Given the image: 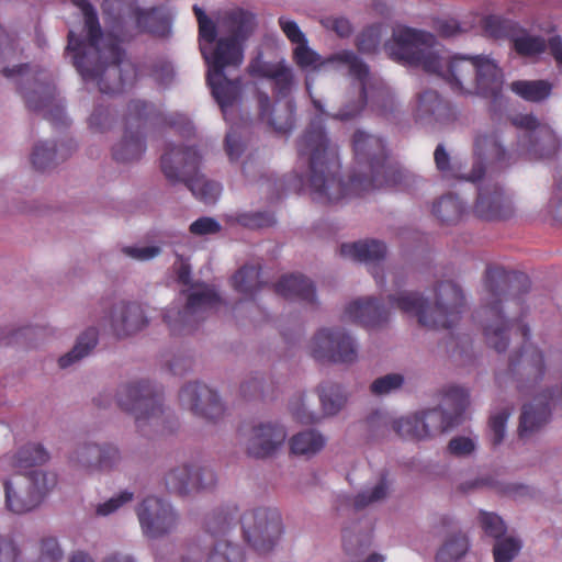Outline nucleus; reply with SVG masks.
<instances>
[{"mask_svg": "<svg viewBox=\"0 0 562 562\" xmlns=\"http://www.w3.org/2000/svg\"><path fill=\"white\" fill-rule=\"evenodd\" d=\"M134 499V493L124 490L120 491L119 493L114 494L109 499L104 501L103 503L98 504L95 508V514L98 516L106 517L119 509H121L123 506L130 504Z\"/></svg>", "mask_w": 562, "mask_h": 562, "instance_id": "obj_54", "label": "nucleus"}, {"mask_svg": "<svg viewBox=\"0 0 562 562\" xmlns=\"http://www.w3.org/2000/svg\"><path fill=\"white\" fill-rule=\"evenodd\" d=\"M476 15L469 16V21H458L456 19L442 18L435 22V29L443 37H454L461 33L472 30L475 25Z\"/></svg>", "mask_w": 562, "mask_h": 562, "instance_id": "obj_50", "label": "nucleus"}, {"mask_svg": "<svg viewBox=\"0 0 562 562\" xmlns=\"http://www.w3.org/2000/svg\"><path fill=\"white\" fill-rule=\"evenodd\" d=\"M382 26L371 25L358 36V48L362 53H374L381 42Z\"/></svg>", "mask_w": 562, "mask_h": 562, "instance_id": "obj_60", "label": "nucleus"}, {"mask_svg": "<svg viewBox=\"0 0 562 562\" xmlns=\"http://www.w3.org/2000/svg\"><path fill=\"white\" fill-rule=\"evenodd\" d=\"M234 289L246 299H252L261 289L260 266L247 263L243 266L232 278Z\"/></svg>", "mask_w": 562, "mask_h": 562, "instance_id": "obj_36", "label": "nucleus"}, {"mask_svg": "<svg viewBox=\"0 0 562 562\" xmlns=\"http://www.w3.org/2000/svg\"><path fill=\"white\" fill-rule=\"evenodd\" d=\"M160 110L154 104L146 103L142 100H134L128 104L127 124L130 127L125 131L122 139L113 147V157L119 162H132L142 157L145 151V144L139 132H133L131 128L134 123L139 127V123L144 121H156L161 116Z\"/></svg>", "mask_w": 562, "mask_h": 562, "instance_id": "obj_17", "label": "nucleus"}, {"mask_svg": "<svg viewBox=\"0 0 562 562\" xmlns=\"http://www.w3.org/2000/svg\"><path fill=\"white\" fill-rule=\"evenodd\" d=\"M293 60L301 69L306 71L339 70L342 66H346L351 76L360 58L350 50H342L328 58H323L308 46V42H305L293 48Z\"/></svg>", "mask_w": 562, "mask_h": 562, "instance_id": "obj_22", "label": "nucleus"}, {"mask_svg": "<svg viewBox=\"0 0 562 562\" xmlns=\"http://www.w3.org/2000/svg\"><path fill=\"white\" fill-rule=\"evenodd\" d=\"M507 196L502 188L491 180H483L479 186L475 212L484 218L502 217L505 213Z\"/></svg>", "mask_w": 562, "mask_h": 562, "instance_id": "obj_29", "label": "nucleus"}, {"mask_svg": "<svg viewBox=\"0 0 562 562\" xmlns=\"http://www.w3.org/2000/svg\"><path fill=\"white\" fill-rule=\"evenodd\" d=\"M113 121L110 109L103 104H97L88 119V125L94 133H104L112 126Z\"/></svg>", "mask_w": 562, "mask_h": 562, "instance_id": "obj_58", "label": "nucleus"}, {"mask_svg": "<svg viewBox=\"0 0 562 562\" xmlns=\"http://www.w3.org/2000/svg\"><path fill=\"white\" fill-rule=\"evenodd\" d=\"M120 449L113 443H100V457L98 473L109 472L115 469L121 462Z\"/></svg>", "mask_w": 562, "mask_h": 562, "instance_id": "obj_59", "label": "nucleus"}, {"mask_svg": "<svg viewBox=\"0 0 562 562\" xmlns=\"http://www.w3.org/2000/svg\"><path fill=\"white\" fill-rule=\"evenodd\" d=\"M512 124L518 133L515 147L506 144L505 133L501 127L487 126L475 131L474 162L470 181L481 180L487 166L510 164L516 155L544 158L553 155L560 147V138L552 125L540 122L532 114H517L512 117Z\"/></svg>", "mask_w": 562, "mask_h": 562, "instance_id": "obj_6", "label": "nucleus"}, {"mask_svg": "<svg viewBox=\"0 0 562 562\" xmlns=\"http://www.w3.org/2000/svg\"><path fill=\"white\" fill-rule=\"evenodd\" d=\"M476 23H482L484 32L494 38H502L513 36L514 23L510 20H505L498 15H488L480 18L476 15Z\"/></svg>", "mask_w": 562, "mask_h": 562, "instance_id": "obj_49", "label": "nucleus"}, {"mask_svg": "<svg viewBox=\"0 0 562 562\" xmlns=\"http://www.w3.org/2000/svg\"><path fill=\"white\" fill-rule=\"evenodd\" d=\"M406 383V376L402 372H390L374 379L369 391L376 397H384L400 392Z\"/></svg>", "mask_w": 562, "mask_h": 562, "instance_id": "obj_41", "label": "nucleus"}, {"mask_svg": "<svg viewBox=\"0 0 562 562\" xmlns=\"http://www.w3.org/2000/svg\"><path fill=\"white\" fill-rule=\"evenodd\" d=\"M192 461H184L168 469L164 485L169 493L187 495L193 491Z\"/></svg>", "mask_w": 562, "mask_h": 562, "instance_id": "obj_35", "label": "nucleus"}, {"mask_svg": "<svg viewBox=\"0 0 562 562\" xmlns=\"http://www.w3.org/2000/svg\"><path fill=\"white\" fill-rule=\"evenodd\" d=\"M528 278L522 273L508 272L501 267L486 271L483 289V310L486 315L484 336L486 342L497 352L507 349L513 330L520 333L524 344L518 353L510 357L508 371L497 374V381L503 384L512 379L520 392L535 391L544 375V359L540 349L528 341L529 328L515 318L508 319L499 304L508 302L507 294L514 284H520L527 290Z\"/></svg>", "mask_w": 562, "mask_h": 562, "instance_id": "obj_4", "label": "nucleus"}, {"mask_svg": "<svg viewBox=\"0 0 562 562\" xmlns=\"http://www.w3.org/2000/svg\"><path fill=\"white\" fill-rule=\"evenodd\" d=\"M120 408L134 417L137 429L148 435L147 427L157 429L164 423V405L155 385L147 380L123 383L116 391Z\"/></svg>", "mask_w": 562, "mask_h": 562, "instance_id": "obj_11", "label": "nucleus"}, {"mask_svg": "<svg viewBox=\"0 0 562 562\" xmlns=\"http://www.w3.org/2000/svg\"><path fill=\"white\" fill-rule=\"evenodd\" d=\"M25 475L32 491L38 494L40 503L43 496L57 485V474L53 471L33 470Z\"/></svg>", "mask_w": 562, "mask_h": 562, "instance_id": "obj_48", "label": "nucleus"}, {"mask_svg": "<svg viewBox=\"0 0 562 562\" xmlns=\"http://www.w3.org/2000/svg\"><path fill=\"white\" fill-rule=\"evenodd\" d=\"M122 254L136 261H149L161 254V248L157 245L147 246H124Z\"/></svg>", "mask_w": 562, "mask_h": 562, "instance_id": "obj_63", "label": "nucleus"}, {"mask_svg": "<svg viewBox=\"0 0 562 562\" xmlns=\"http://www.w3.org/2000/svg\"><path fill=\"white\" fill-rule=\"evenodd\" d=\"M434 159L437 169L442 173L443 177L464 179L470 181L469 176L471 175V172H461L459 168L456 166V164H451L450 156L447 153L443 145L440 144L436 147L434 153Z\"/></svg>", "mask_w": 562, "mask_h": 562, "instance_id": "obj_51", "label": "nucleus"}, {"mask_svg": "<svg viewBox=\"0 0 562 562\" xmlns=\"http://www.w3.org/2000/svg\"><path fill=\"white\" fill-rule=\"evenodd\" d=\"M179 401L183 408L206 422L216 423L226 412L217 392L200 382L186 384L180 390Z\"/></svg>", "mask_w": 562, "mask_h": 562, "instance_id": "obj_20", "label": "nucleus"}, {"mask_svg": "<svg viewBox=\"0 0 562 562\" xmlns=\"http://www.w3.org/2000/svg\"><path fill=\"white\" fill-rule=\"evenodd\" d=\"M390 315V310L373 296L355 299L347 303L342 311L345 322L366 328H376L384 325Z\"/></svg>", "mask_w": 562, "mask_h": 562, "instance_id": "obj_24", "label": "nucleus"}, {"mask_svg": "<svg viewBox=\"0 0 562 562\" xmlns=\"http://www.w3.org/2000/svg\"><path fill=\"white\" fill-rule=\"evenodd\" d=\"M413 115L422 125L443 124L450 117V108L437 91L426 89L417 93Z\"/></svg>", "mask_w": 562, "mask_h": 562, "instance_id": "obj_27", "label": "nucleus"}, {"mask_svg": "<svg viewBox=\"0 0 562 562\" xmlns=\"http://www.w3.org/2000/svg\"><path fill=\"white\" fill-rule=\"evenodd\" d=\"M371 532L359 531L357 528L346 529L342 535V546L351 562H384L385 557L381 553H368L371 546Z\"/></svg>", "mask_w": 562, "mask_h": 562, "instance_id": "obj_30", "label": "nucleus"}, {"mask_svg": "<svg viewBox=\"0 0 562 562\" xmlns=\"http://www.w3.org/2000/svg\"><path fill=\"white\" fill-rule=\"evenodd\" d=\"M326 445V436L314 428L299 431L289 440L290 452L306 460L322 452Z\"/></svg>", "mask_w": 562, "mask_h": 562, "instance_id": "obj_33", "label": "nucleus"}, {"mask_svg": "<svg viewBox=\"0 0 562 562\" xmlns=\"http://www.w3.org/2000/svg\"><path fill=\"white\" fill-rule=\"evenodd\" d=\"M477 445L479 438L473 434L457 435L449 440L447 453L454 458H470L475 453Z\"/></svg>", "mask_w": 562, "mask_h": 562, "instance_id": "obj_47", "label": "nucleus"}, {"mask_svg": "<svg viewBox=\"0 0 562 562\" xmlns=\"http://www.w3.org/2000/svg\"><path fill=\"white\" fill-rule=\"evenodd\" d=\"M390 491V482L385 475H381L374 483L367 486L353 498V506L357 509L384 499Z\"/></svg>", "mask_w": 562, "mask_h": 562, "instance_id": "obj_44", "label": "nucleus"}, {"mask_svg": "<svg viewBox=\"0 0 562 562\" xmlns=\"http://www.w3.org/2000/svg\"><path fill=\"white\" fill-rule=\"evenodd\" d=\"M470 549L468 537L461 532H453L446 538L436 554L437 562H458Z\"/></svg>", "mask_w": 562, "mask_h": 562, "instance_id": "obj_39", "label": "nucleus"}, {"mask_svg": "<svg viewBox=\"0 0 562 562\" xmlns=\"http://www.w3.org/2000/svg\"><path fill=\"white\" fill-rule=\"evenodd\" d=\"M316 392L325 417L336 416L348 403L349 392L341 383L324 381L317 385Z\"/></svg>", "mask_w": 562, "mask_h": 562, "instance_id": "obj_31", "label": "nucleus"}, {"mask_svg": "<svg viewBox=\"0 0 562 562\" xmlns=\"http://www.w3.org/2000/svg\"><path fill=\"white\" fill-rule=\"evenodd\" d=\"M341 256L355 261L363 262L369 266L370 273L372 274L379 288H386V274L391 279V293H394L397 288L394 286L392 271H403V269L390 268L385 271L382 265L387 254L386 244L380 239H362L352 243H346L340 246Z\"/></svg>", "mask_w": 562, "mask_h": 562, "instance_id": "obj_18", "label": "nucleus"}, {"mask_svg": "<svg viewBox=\"0 0 562 562\" xmlns=\"http://www.w3.org/2000/svg\"><path fill=\"white\" fill-rule=\"evenodd\" d=\"M276 290L282 296L305 304L316 303V291L313 282L302 274L284 276L278 282Z\"/></svg>", "mask_w": 562, "mask_h": 562, "instance_id": "obj_32", "label": "nucleus"}, {"mask_svg": "<svg viewBox=\"0 0 562 562\" xmlns=\"http://www.w3.org/2000/svg\"><path fill=\"white\" fill-rule=\"evenodd\" d=\"M235 221L248 228H262L273 225L276 218L270 212H243L236 214Z\"/></svg>", "mask_w": 562, "mask_h": 562, "instance_id": "obj_55", "label": "nucleus"}, {"mask_svg": "<svg viewBox=\"0 0 562 562\" xmlns=\"http://www.w3.org/2000/svg\"><path fill=\"white\" fill-rule=\"evenodd\" d=\"M135 512L142 533L149 539H159L172 533L180 522V516L172 504L156 495L143 498Z\"/></svg>", "mask_w": 562, "mask_h": 562, "instance_id": "obj_16", "label": "nucleus"}, {"mask_svg": "<svg viewBox=\"0 0 562 562\" xmlns=\"http://www.w3.org/2000/svg\"><path fill=\"white\" fill-rule=\"evenodd\" d=\"M352 88L357 90V100L347 101L333 119L348 122L357 119L364 108L375 115L392 119L401 112L402 103L395 92L380 77L371 74L360 59L351 74Z\"/></svg>", "mask_w": 562, "mask_h": 562, "instance_id": "obj_8", "label": "nucleus"}, {"mask_svg": "<svg viewBox=\"0 0 562 562\" xmlns=\"http://www.w3.org/2000/svg\"><path fill=\"white\" fill-rule=\"evenodd\" d=\"M451 424L439 409H428L394 418L392 429L404 439L426 440L449 430Z\"/></svg>", "mask_w": 562, "mask_h": 562, "instance_id": "obj_19", "label": "nucleus"}, {"mask_svg": "<svg viewBox=\"0 0 562 562\" xmlns=\"http://www.w3.org/2000/svg\"><path fill=\"white\" fill-rule=\"evenodd\" d=\"M0 562H31L16 543L0 535Z\"/></svg>", "mask_w": 562, "mask_h": 562, "instance_id": "obj_61", "label": "nucleus"}, {"mask_svg": "<svg viewBox=\"0 0 562 562\" xmlns=\"http://www.w3.org/2000/svg\"><path fill=\"white\" fill-rule=\"evenodd\" d=\"M312 85L313 80L307 75L305 86L317 114L297 139L296 165L286 179L290 190L305 191L321 204H334L412 177L407 171H394L386 166V145L381 136L357 130L352 136L355 166L346 183L341 178L338 147L331 143L324 127L325 120L333 119V114L326 111L322 100L313 97Z\"/></svg>", "mask_w": 562, "mask_h": 562, "instance_id": "obj_1", "label": "nucleus"}, {"mask_svg": "<svg viewBox=\"0 0 562 562\" xmlns=\"http://www.w3.org/2000/svg\"><path fill=\"white\" fill-rule=\"evenodd\" d=\"M83 16L81 35L68 33L67 53L87 85H93L102 93H120L131 87L137 72L133 63L125 58L120 43L140 32L164 36L169 22L161 8L142 9L136 0H105L104 10H117L106 34L101 32L97 12L87 0H75Z\"/></svg>", "mask_w": 562, "mask_h": 562, "instance_id": "obj_2", "label": "nucleus"}, {"mask_svg": "<svg viewBox=\"0 0 562 562\" xmlns=\"http://www.w3.org/2000/svg\"><path fill=\"white\" fill-rule=\"evenodd\" d=\"M521 550V540L514 535H506L495 540L493 555L495 562H512Z\"/></svg>", "mask_w": 562, "mask_h": 562, "instance_id": "obj_46", "label": "nucleus"}, {"mask_svg": "<svg viewBox=\"0 0 562 562\" xmlns=\"http://www.w3.org/2000/svg\"><path fill=\"white\" fill-rule=\"evenodd\" d=\"M385 50L393 59L441 78L454 92L496 98L502 90L503 74L494 59L450 55L430 33L396 27Z\"/></svg>", "mask_w": 562, "mask_h": 562, "instance_id": "obj_3", "label": "nucleus"}, {"mask_svg": "<svg viewBox=\"0 0 562 562\" xmlns=\"http://www.w3.org/2000/svg\"><path fill=\"white\" fill-rule=\"evenodd\" d=\"M100 443L86 441L76 446L69 456L70 464L88 474L98 473Z\"/></svg>", "mask_w": 562, "mask_h": 562, "instance_id": "obj_37", "label": "nucleus"}, {"mask_svg": "<svg viewBox=\"0 0 562 562\" xmlns=\"http://www.w3.org/2000/svg\"><path fill=\"white\" fill-rule=\"evenodd\" d=\"M462 212V202L451 194L442 196L432 207V213L443 223H452L459 220Z\"/></svg>", "mask_w": 562, "mask_h": 562, "instance_id": "obj_45", "label": "nucleus"}, {"mask_svg": "<svg viewBox=\"0 0 562 562\" xmlns=\"http://www.w3.org/2000/svg\"><path fill=\"white\" fill-rule=\"evenodd\" d=\"M97 342L98 330L89 327L78 336L74 348L58 359L59 367L66 369L79 362L92 351Z\"/></svg>", "mask_w": 562, "mask_h": 562, "instance_id": "obj_38", "label": "nucleus"}, {"mask_svg": "<svg viewBox=\"0 0 562 562\" xmlns=\"http://www.w3.org/2000/svg\"><path fill=\"white\" fill-rule=\"evenodd\" d=\"M290 411L294 418L302 424H315L319 420V415L312 409L304 394L293 397L290 403Z\"/></svg>", "mask_w": 562, "mask_h": 562, "instance_id": "obj_53", "label": "nucleus"}, {"mask_svg": "<svg viewBox=\"0 0 562 562\" xmlns=\"http://www.w3.org/2000/svg\"><path fill=\"white\" fill-rule=\"evenodd\" d=\"M393 420L390 414L378 411L368 417L367 425L373 437H384L392 428Z\"/></svg>", "mask_w": 562, "mask_h": 562, "instance_id": "obj_62", "label": "nucleus"}, {"mask_svg": "<svg viewBox=\"0 0 562 562\" xmlns=\"http://www.w3.org/2000/svg\"><path fill=\"white\" fill-rule=\"evenodd\" d=\"M306 353L322 364H353L359 359L357 339L339 326L316 329L305 345Z\"/></svg>", "mask_w": 562, "mask_h": 562, "instance_id": "obj_13", "label": "nucleus"}, {"mask_svg": "<svg viewBox=\"0 0 562 562\" xmlns=\"http://www.w3.org/2000/svg\"><path fill=\"white\" fill-rule=\"evenodd\" d=\"M270 79L273 82L278 101L276 105H272L269 95L259 92V114L262 121L272 126L274 131L288 133L294 127L295 123V104L289 98L294 85L293 69L284 61H280Z\"/></svg>", "mask_w": 562, "mask_h": 562, "instance_id": "obj_14", "label": "nucleus"}, {"mask_svg": "<svg viewBox=\"0 0 562 562\" xmlns=\"http://www.w3.org/2000/svg\"><path fill=\"white\" fill-rule=\"evenodd\" d=\"M513 45L516 52L524 56L540 54L546 48V42L542 37L526 33L515 36L513 38Z\"/></svg>", "mask_w": 562, "mask_h": 562, "instance_id": "obj_52", "label": "nucleus"}, {"mask_svg": "<svg viewBox=\"0 0 562 562\" xmlns=\"http://www.w3.org/2000/svg\"><path fill=\"white\" fill-rule=\"evenodd\" d=\"M279 26L294 47L307 42L305 34L301 31L295 21L286 16H281L279 18Z\"/></svg>", "mask_w": 562, "mask_h": 562, "instance_id": "obj_64", "label": "nucleus"}, {"mask_svg": "<svg viewBox=\"0 0 562 562\" xmlns=\"http://www.w3.org/2000/svg\"><path fill=\"white\" fill-rule=\"evenodd\" d=\"M3 75L18 85L30 110L41 112L55 122L64 123V105L56 95L54 80L48 71L20 65L4 68Z\"/></svg>", "mask_w": 562, "mask_h": 562, "instance_id": "obj_10", "label": "nucleus"}, {"mask_svg": "<svg viewBox=\"0 0 562 562\" xmlns=\"http://www.w3.org/2000/svg\"><path fill=\"white\" fill-rule=\"evenodd\" d=\"M286 428L276 422H263L254 425L244 438L246 453L255 459H267L274 456L285 442Z\"/></svg>", "mask_w": 562, "mask_h": 562, "instance_id": "obj_21", "label": "nucleus"}, {"mask_svg": "<svg viewBox=\"0 0 562 562\" xmlns=\"http://www.w3.org/2000/svg\"><path fill=\"white\" fill-rule=\"evenodd\" d=\"M202 156L193 147L168 145L161 156L160 167L166 179L184 183L192 194L204 204H214L221 196L222 186L200 172Z\"/></svg>", "mask_w": 562, "mask_h": 562, "instance_id": "obj_9", "label": "nucleus"}, {"mask_svg": "<svg viewBox=\"0 0 562 562\" xmlns=\"http://www.w3.org/2000/svg\"><path fill=\"white\" fill-rule=\"evenodd\" d=\"M510 89L526 101L540 102L549 98L552 85L547 80H517L512 82Z\"/></svg>", "mask_w": 562, "mask_h": 562, "instance_id": "obj_40", "label": "nucleus"}, {"mask_svg": "<svg viewBox=\"0 0 562 562\" xmlns=\"http://www.w3.org/2000/svg\"><path fill=\"white\" fill-rule=\"evenodd\" d=\"M513 413V406L504 404L495 406L491 413L488 428L491 440L494 446L503 442L506 436V425Z\"/></svg>", "mask_w": 562, "mask_h": 562, "instance_id": "obj_43", "label": "nucleus"}, {"mask_svg": "<svg viewBox=\"0 0 562 562\" xmlns=\"http://www.w3.org/2000/svg\"><path fill=\"white\" fill-rule=\"evenodd\" d=\"M551 405L562 408V389L557 393L537 394L524 404L518 426L520 439H528L548 423Z\"/></svg>", "mask_w": 562, "mask_h": 562, "instance_id": "obj_23", "label": "nucleus"}, {"mask_svg": "<svg viewBox=\"0 0 562 562\" xmlns=\"http://www.w3.org/2000/svg\"><path fill=\"white\" fill-rule=\"evenodd\" d=\"M50 459L48 451L36 442H29L21 447L13 456H7L0 460V470L23 473L29 469L43 465Z\"/></svg>", "mask_w": 562, "mask_h": 562, "instance_id": "obj_28", "label": "nucleus"}, {"mask_svg": "<svg viewBox=\"0 0 562 562\" xmlns=\"http://www.w3.org/2000/svg\"><path fill=\"white\" fill-rule=\"evenodd\" d=\"M4 504L8 510L21 515L35 509L40 505V496L29 485L24 473L13 472L2 477Z\"/></svg>", "mask_w": 562, "mask_h": 562, "instance_id": "obj_25", "label": "nucleus"}, {"mask_svg": "<svg viewBox=\"0 0 562 562\" xmlns=\"http://www.w3.org/2000/svg\"><path fill=\"white\" fill-rule=\"evenodd\" d=\"M109 325L115 335L123 337L145 328L148 325V318L142 305L121 302L112 307Z\"/></svg>", "mask_w": 562, "mask_h": 562, "instance_id": "obj_26", "label": "nucleus"}, {"mask_svg": "<svg viewBox=\"0 0 562 562\" xmlns=\"http://www.w3.org/2000/svg\"><path fill=\"white\" fill-rule=\"evenodd\" d=\"M58 158H66V154L59 153L53 140L37 142L31 155L32 164L38 170L49 168Z\"/></svg>", "mask_w": 562, "mask_h": 562, "instance_id": "obj_42", "label": "nucleus"}, {"mask_svg": "<svg viewBox=\"0 0 562 562\" xmlns=\"http://www.w3.org/2000/svg\"><path fill=\"white\" fill-rule=\"evenodd\" d=\"M241 527L246 541L258 552L270 551L283 532L281 515L277 508L271 507L245 512Z\"/></svg>", "mask_w": 562, "mask_h": 562, "instance_id": "obj_15", "label": "nucleus"}, {"mask_svg": "<svg viewBox=\"0 0 562 562\" xmlns=\"http://www.w3.org/2000/svg\"><path fill=\"white\" fill-rule=\"evenodd\" d=\"M479 522L483 531L494 540L506 536V526L504 520L494 513L481 512L479 515Z\"/></svg>", "mask_w": 562, "mask_h": 562, "instance_id": "obj_56", "label": "nucleus"}, {"mask_svg": "<svg viewBox=\"0 0 562 562\" xmlns=\"http://www.w3.org/2000/svg\"><path fill=\"white\" fill-rule=\"evenodd\" d=\"M469 405V393L464 387L450 385L445 390L442 408H438L452 424L449 429L461 422L462 414Z\"/></svg>", "mask_w": 562, "mask_h": 562, "instance_id": "obj_34", "label": "nucleus"}, {"mask_svg": "<svg viewBox=\"0 0 562 562\" xmlns=\"http://www.w3.org/2000/svg\"><path fill=\"white\" fill-rule=\"evenodd\" d=\"M193 11L199 23V45L207 64V82L224 119L228 121L240 95L238 78L229 79L226 68H238L244 60V43L254 32L256 18L252 13L235 9L210 19L198 5Z\"/></svg>", "mask_w": 562, "mask_h": 562, "instance_id": "obj_5", "label": "nucleus"}, {"mask_svg": "<svg viewBox=\"0 0 562 562\" xmlns=\"http://www.w3.org/2000/svg\"><path fill=\"white\" fill-rule=\"evenodd\" d=\"M192 470L193 491L209 490L216 485L217 475L211 467L192 461Z\"/></svg>", "mask_w": 562, "mask_h": 562, "instance_id": "obj_57", "label": "nucleus"}, {"mask_svg": "<svg viewBox=\"0 0 562 562\" xmlns=\"http://www.w3.org/2000/svg\"><path fill=\"white\" fill-rule=\"evenodd\" d=\"M220 297L211 286H191L164 313V321L173 334L189 333L220 305Z\"/></svg>", "mask_w": 562, "mask_h": 562, "instance_id": "obj_12", "label": "nucleus"}, {"mask_svg": "<svg viewBox=\"0 0 562 562\" xmlns=\"http://www.w3.org/2000/svg\"><path fill=\"white\" fill-rule=\"evenodd\" d=\"M393 283L397 290L387 295L389 303L405 314L416 316L418 323L427 328H450L459 319L465 296L462 288L451 279L438 280L432 286V303L419 292L403 290L407 274L392 271Z\"/></svg>", "mask_w": 562, "mask_h": 562, "instance_id": "obj_7", "label": "nucleus"}]
</instances>
